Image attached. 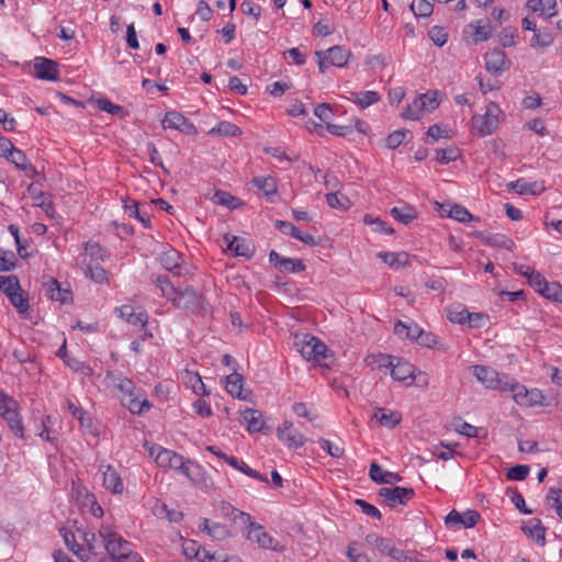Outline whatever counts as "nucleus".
<instances>
[{"label": "nucleus", "instance_id": "obj_24", "mask_svg": "<svg viewBox=\"0 0 562 562\" xmlns=\"http://www.w3.org/2000/svg\"><path fill=\"white\" fill-rule=\"evenodd\" d=\"M369 476L378 484H394L402 480L400 474L382 469L376 462L371 463Z\"/></svg>", "mask_w": 562, "mask_h": 562}, {"label": "nucleus", "instance_id": "obj_52", "mask_svg": "<svg viewBox=\"0 0 562 562\" xmlns=\"http://www.w3.org/2000/svg\"><path fill=\"white\" fill-rule=\"evenodd\" d=\"M213 200L216 204L226 206L231 210L237 209L240 205L237 198L225 191H216Z\"/></svg>", "mask_w": 562, "mask_h": 562}, {"label": "nucleus", "instance_id": "obj_47", "mask_svg": "<svg viewBox=\"0 0 562 562\" xmlns=\"http://www.w3.org/2000/svg\"><path fill=\"white\" fill-rule=\"evenodd\" d=\"M0 290L10 296L18 291H21L19 279L16 276H0Z\"/></svg>", "mask_w": 562, "mask_h": 562}, {"label": "nucleus", "instance_id": "obj_48", "mask_svg": "<svg viewBox=\"0 0 562 562\" xmlns=\"http://www.w3.org/2000/svg\"><path fill=\"white\" fill-rule=\"evenodd\" d=\"M380 99L376 91H364L359 93H352V100L361 108L366 109Z\"/></svg>", "mask_w": 562, "mask_h": 562}, {"label": "nucleus", "instance_id": "obj_25", "mask_svg": "<svg viewBox=\"0 0 562 562\" xmlns=\"http://www.w3.org/2000/svg\"><path fill=\"white\" fill-rule=\"evenodd\" d=\"M181 378L187 387H189L194 394L204 396L209 395L210 391L206 390L202 378L199 373L184 370L181 372Z\"/></svg>", "mask_w": 562, "mask_h": 562}, {"label": "nucleus", "instance_id": "obj_5", "mask_svg": "<svg viewBox=\"0 0 562 562\" xmlns=\"http://www.w3.org/2000/svg\"><path fill=\"white\" fill-rule=\"evenodd\" d=\"M99 537L102 541L104 553H106L109 558V562L111 560L116 561L131 546L130 542L124 540L123 537L110 526H101Z\"/></svg>", "mask_w": 562, "mask_h": 562}, {"label": "nucleus", "instance_id": "obj_23", "mask_svg": "<svg viewBox=\"0 0 562 562\" xmlns=\"http://www.w3.org/2000/svg\"><path fill=\"white\" fill-rule=\"evenodd\" d=\"M117 313L121 318L132 325H139L143 329L147 326L148 314L145 311L135 312L132 305H122L117 308Z\"/></svg>", "mask_w": 562, "mask_h": 562}, {"label": "nucleus", "instance_id": "obj_16", "mask_svg": "<svg viewBox=\"0 0 562 562\" xmlns=\"http://www.w3.org/2000/svg\"><path fill=\"white\" fill-rule=\"evenodd\" d=\"M454 136V131L447 124L430 125L424 135V144L434 145L441 140H449Z\"/></svg>", "mask_w": 562, "mask_h": 562}, {"label": "nucleus", "instance_id": "obj_28", "mask_svg": "<svg viewBox=\"0 0 562 562\" xmlns=\"http://www.w3.org/2000/svg\"><path fill=\"white\" fill-rule=\"evenodd\" d=\"M328 58V63L335 67H344L348 64L351 52L344 46L336 45L326 50H323Z\"/></svg>", "mask_w": 562, "mask_h": 562}, {"label": "nucleus", "instance_id": "obj_21", "mask_svg": "<svg viewBox=\"0 0 562 562\" xmlns=\"http://www.w3.org/2000/svg\"><path fill=\"white\" fill-rule=\"evenodd\" d=\"M247 538L256 542L262 549L276 550L277 541L265 529L262 525L257 524L248 530Z\"/></svg>", "mask_w": 562, "mask_h": 562}, {"label": "nucleus", "instance_id": "obj_44", "mask_svg": "<svg viewBox=\"0 0 562 562\" xmlns=\"http://www.w3.org/2000/svg\"><path fill=\"white\" fill-rule=\"evenodd\" d=\"M207 134L218 136H237L241 134V130L231 122L222 121L215 127L211 128Z\"/></svg>", "mask_w": 562, "mask_h": 562}, {"label": "nucleus", "instance_id": "obj_2", "mask_svg": "<svg viewBox=\"0 0 562 562\" xmlns=\"http://www.w3.org/2000/svg\"><path fill=\"white\" fill-rule=\"evenodd\" d=\"M509 383L508 391L513 393V400L517 405L527 408L550 405V402L539 389H527L514 378Z\"/></svg>", "mask_w": 562, "mask_h": 562}, {"label": "nucleus", "instance_id": "obj_51", "mask_svg": "<svg viewBox=\"0 0 562 562\" xmlns=\"http://www.w3.org/2000/svg\"><path fill=\"white\" fill-rule=\"evenodd\" d=\"M193 559L199 562H228L227 555L211 553L206 548H198L193 554Z\"/></svg>", "mask_w": 562, "mask_h": 562}, {"label": "nucleus", "instance_id": "obj_32", "mask_svg": "<svg viewBox=\"0 0 562 562\" xmlns=\"http://www.w3.org/2000/svg\"><path fill=\"white\" fill-rule=\"evenodd\" d=\"M435 160L440 165H448L461 157V150L456 145L434 149Z\"/></svg>", "mask_w": 562, "mask_h": 562}, {"label": "nucleus", "instance_id": "obj_22", "mask_svg": "<svg viewBox=\"0 0 562 562\" xmlns=\"http://www.w3.org/2000/svg\"><path fill=\"white\" fill-rule=\"evenodd\" d=\"M485 68L488 72L498 75L506 69V54L502 49H493L485 54Z\"/></svg>", "mask_w": 562, "mask_h": 562}, {"label": "nucleus", "instance_id": "obj_11", "mask_svg": "<svg viewBox=\"0 0 562 562\" xmlns=\"http://www.w3.org/2000/svg\"><path fill=\"white\" fill-rule=\"evenodd\" d=\"M202 296L194 291L192 288H186L184 290H177L171 302L179 308L194 312L202 304Z\"/></svg>", "mask_w": 562, "mask_h": 562}, {"label": "nucleus", "instance_id": "obj_3", "mask_svg": "<svg viewBox=\"0 0 562 562\" xmlns=\"http://www.w3.org/2000/svg\"><path fill=\"white\" fill-rule=\"evenodd\" d=\"M477 381L488 390L508 392L513 380L507 374H499L496 370L487 366H472L470 368Z\"/></svg>", "mask_w": 562, "mask_h": 562}, {"label": "nucleus", "instance_id": "obj_38", "mask_svg": "<svg viewBox=\"0 0 562 562\" xmlns=\"http://www.w3.org/2000/svg\"><path fill=\"white\" fill-rule=\"evenodd\" d=\"M2 417L8 423L9 427L11 428L15 436H18L19 438H24V427L20 418L19 412L16 409V406L12 409H5L3 412Z\"/></svg>", "mask_w": 562, "mask_h": 562}, {"label": "nucleus", "instance_id": "obj_31", "mask_svg": "<svg viewBox=\"0 0 562 562\" xmlns=\"http://www.w3.org/2000/svg\"><path fill=\"white\" fill-rule=\"evenodd\" d=\"M200 529L202 531L207 532V535L212 539L217 540V541H222V540L228 538V536H229V531L225 526H223L218 522H213L207 518L203 519V521L200 525Z\"/></svg>", "mask_w": 562, "mask_h": 562}, {"label": "nucleus", "instance_id": "obj_63", "mask_svg": "<svg viewBox=\"0 0 562 562\" xmlns=\"http://www.w3.org/2000/svg\"><path fill=\"white\" fill-rule=\"evenodd\" d=\"M78 532H79L80 539L82 540L81 547H83L86 549V552L93 551L94 543H97L98 539H100L99 533L97 535L94 532L87 531V530H80V529L78 530Z\"/></svg>", "mask_w": 562, "mask_h": 562}, {"label": "nucleus", "instance_id": "obj_7", "mask_svg": "<svg viewBox=\"0 0 562 562\" xmlns=\"http://www.w3.org/2000/svg\"><path fill=\"white\" fill-rule=\"evenodd\" d=\"M149 454L155 458V462L166 469L178 470L183 467V457L172 450L165 449L161 446H153Z\"/></svg>", "mask_w": 562, "mask_h": 562}, {"label": "nucleus", "instance_id": "obj_30", "mask_svg": "<svg viewBox=\"0 0 562 562\" xmlns=\"http://www.w3.org/2000/svg\"><path fill=\"white\" fill-rule=\"evenodd\" d=\"M527 8L531 12H540V15L546 19H550L558 13L555 0H528Z\"/></svg>", "mask_w": 562, "mask_h": 562}, {"label": "nucleus", "instance_id": "obj_41", "mask_svg": "<svg viewBox=\"0 0 562 562\" xmlns=\"http://www.w3.org/2000/svg\"><path fill=\"white\" fill-rule=\"evenodd\" d=\"M251 183L257 187L266 196L274 195L278 191L277 179L268 177H255Z\"/></svg>", "mask_w": 562, "mask_h": 562}, {"label": "nucleus", "instance_id": "obj_56", "mask_svg": "<svg viewBox=\"0 0 562 562\" xmlns=\"http://www.w3.org/2000/svg\"><path fill=\"white\" fill-rule=\"evenodd\" d=\"M16 267V258L13 251L0 248V271H11Z\"/></svg>", "mask_w": 562, "mask_h": 562}, {"label": "nucleus", "instance_id": "obj_58", "mask_svg": "<svg viewBox=\"0 0 562 562\" xmlns=\"http://www.w3.org/2000/svg\"><path fill=\"white\" fill-rule=\"evenodd\" d=\"M442 94L438 90H429L424 93V110L434 111L441 103Z\"/></svg>", "mask_w": 562, "mask_h": 562}, {"label": "nucleus", "instance_id": "obj_12", "mask_svg": "<svg viewBox=\"0 0 562 562\" xmlns=\"http://www.w3.org/2000/svg\"><path fill=\"white\" fill-rule=\"evenodd\" d=\"M35 77L41 80L56 81L59 78L58 64L46 57H35L33 60Z\"/></svg>", "mask_w": 562, "mask_h": 562}, {"label": "nucleus", "instance_id": "obj_53", "mask_svg": "<svg viewBox=\"0 0 562 562\" xmlns=\"http://www.w3.org/2000/svg\"><path fill=\"white\" fill-rule=\"evenodd\" d=\"M536 187H537L536 182L529 183V182H526L524 179H518V180L509 183V188L513 189L518 194H528V193L536 194V193L540 192L541 190H543V188H540V190H537Z\"/></svg>", "mask_w": 562, "mask_h": 562}, {"label": "nucleus", "instance_id": "obj_8", "mask_svg": "<svg viewBox=\"0 0 562 562\" xmlns=\"http://www.w3.org/2000/svg\"><path fill=\"white\" fill-rule=\"evenodd\" d=\"M378 495L384 499L387 506L405 505L414 496V491L406 487H382Z\"/></svg>", "mask_w": 562, "mask_h": 562}, {"label": "nucleus", "instance_id": "obj_46", "mask_svg": "<svg viewBox=\"0 0 562 562\" xmlns=\"http://www.w3.org/2000/svg\"><path fill=\"white\" fill-rule=\"evenodd\" d=\"M543 297L562 303V285L559 282H546L540 293Z\"/></svg>", "mask_w": 562, "mask_h": 562}, {"label": "nucleus", "instance_id": "obj_14", "mask_svg": "<svg viewBox=\"0 0 562 562\" xmlns=\"http://www.w3.org/2000/svg\"><path fill=\"white\" fill-rule=\"evenodd\" d=\"M435 205L437 206V211L441 217L447 216L460 223L480 221L479 217L473 216L464 206L460 204L449 205L435 202Z\"/></svg>", "mask_w": 562, "mask_h": 562}, {"label": "nucleus", "instance_id": "obj_40", "mask_svg": "<svg viewBox=\"0 0 562 562\" xmlns=\"http://www.w3.org/2000/svg\"><path fill=\"white\" fill-rule=\"evenodd\" d=\"M243 416L249 432H258L263 428L262 415L258 409L247 408Z\"/></svg>", "mask_w": 562, "mask_h": 562}, {"label": "nucleus", "instance_id": "obj_55", "mask_svg": "<svg viewBox=\"0 0 562 562\" xmlns=\"http://www.w3.org/2000/svg\"><path fill=\"white\" fill-rule=\"evenodd\" d=\"M154 282L160 289L162 296L169 301L173 299V295L177 293V289H175L166 276H158Z\"/></svg>", "mask_w": 562, "mask_h": 562}, {"label": "nucleus", "instance_id": "obj_62", "mask_svg": "<svg viewBox=\"0 0 562 562\" xmlns=\"http://www.w3.org/2000/svg\"><path fill=\"white\" fill-rule=\"evenodd\" d=\"M65 363L69 368H71L74 371L79 372L85 376H91L93 373V370L89 364H87L82 361H79L76 358L67 359V360H65Z\"/></svg>", "mask_w": 562, "mask_h": 562}, {"label": "nucleus", "instance_id": "obj_17", "mask_svg": "<svg viewBox=\"0 0 562 562\" xmlns=\"http://www.w3.org/2000/svg\"><path fill=\"white\" fill-rule=\"evenodd\" d=\"M100 470L103 475V486L114 494H122L124 491V483L116 469L108 464L101 465Z\"/></svg>", "mask_w": 562, "mask_h": 562}, {"label": "nucleus", "instance_id": "obj_26", "mask_svg": "<svg viewBox=\"0 0 562 562\" xmlns=\"http://www.w3.org/2000/svg\"><path fill=\"white\" fill-rule=\"evenodd\" d=\"M103 260V249L97 243L88 241L85 244V251L77 258L78 265L99 263Z\"/></svg>", "mask_w": 562, "mask_h": 562}, {"label": "nucleus", "instance_id": "obj_15", "mask_svg": "<svg viewBox=\"0 0 562 562\" xmlns=\"http://www.w3.org/2000/svg\"><path fill=\"white\" fill-rule=\"evenodd\" d=\"M269 260L272 262L280 272L296 273L305 270L303 260L295 258H285L279 255L276 250L269 254Z\"/></svg>", "mask_w": 562, "mask_h": 562}, {"label": "nucleus", "instance_id": "obj_34", "mask_svg": "<svg viewBox=\"0 0 562 562\" xmlns=\"http://www.w3.org/2000/svg\"><path fill=\"white\" fill-rule=\"evenodd\" d=\"M224 239L227 241V249L235 256H251L249 244L244 238L225 235Z\"/></svg>", "mask_w": 562, "mask_h": 562}, {"label": "nucleus", "instance_id": "obj_33", "mask_svg": "<svg viewBox=\"0 0 562 562\" xmlns=\"http://www.w3.org/2000/svg\"><path fill=\"white\" fill-rule=\"evenodd\" d=\"M394 333L400 338L417 340L422 336V328L416 323L398 321L394 326Z\"/></svg>", "mask_w": 562, "mask_h": 562}, {"label": "nucleus", "instance_id": "obj_39", "mask_svg": "<svg viewBox=\"0 0 562 562\" xmlns=\"http://www.w3.org/2000/svg\"><path fill=\"white\" fill-rule=\"evenodd\" d=\"M180 260H181V255L177 250H175V249H169V250L162 252L161 256H160V263H161V266L166 270L172 271V272H175L177 274L181 273L179 271V269H180Z\"/></svg>", "mask_w": 562, "mask_h": 562}, {"label": "nucleus", "instance_id": "obj_18", "mask_svg": "<svg viewBox=\"0 0 562 562\" xmlns=\"http://www.w3.org/2000/svg\"><path fill=\"white\" fill-rule=\"evenodd\" d=\"M276 227L283 234L290 235L305 245L316 246L319 244V240H317L313 235L302 233L296 226H294L290 222L278 220L276 221Z\"/></svg>", "mask_w": 562, "mask_h": 562}, {"label": "nucleus", "instance_id": "obj_20", "mask_svg": "<svg viewBox=\"0 0 562 562\" xmlns=\"http://www.w3.org/2000/svg\"><path fill=\"white\" fill-rule=\"evenodd\" d=\"M498 112L499 108L491 102L483 116L480 117L482 124L479 126V134L482 136L492 134L498 125Z\"/></svg>", "mask_w": 562, "mask_h": 562}, {"label": "nucleus", "instance_id": "obj_49", "mask_svg": "<svg viewBox=\"0 0 562 562\" xmlns=\"http://www.w3.org/2000/svg\"><path fill=\"white\" fill-rule=\"evenodd\" d=\"M85 267V273L87 277H89L91 280H93L97 283H103L106 281V271L99 266V263H91L88 265H81Z\"/></svg>", "mask_w": 562, "mask_h": 562}, {"label": "nucleus", "instance_id": "obj_37", "mask_svg": "<svg viewBox=\"0 0 562 562\" xmlns=\"http://www.w3.org/2000/svg\"><path fill=\"white\" fill-rule=\"evenodd\" d=\"M124 210L128 214L130 217H135L145 227L150 226V217H149L148 213L143 211L136 201L125 200L124 201Z\"/></svg>", "mask_w": 562, "mask_h": 562}, {"label": "nucleus", "instance_id": "obj_36", "mask_svg": "<svg viewBox=\"0 0 562 562\" xmlns=\"http://www.w3.org/2000/svg\"><path fill=\"white\" fill-rule=\"evenodd\" d=\"M244 379L240 374L233 372L225 379V389L234 397L246 400L247 396L243 394Z\"/></svg>", "mask_w": 562, "mask_h": 562}, {"label": "nucleus", "instance_id": "obj_60", "mask_svg": "<svg viewBox=\"0 0 562 562\" xmlns=\"http://www.w3.org/2000/svg\"><path fill=\"white\" fill-rule=\"evenodd\" d=\"M548 503L555 509L557 515L562 519V490L551 488L547 496Z\"/></svg>", "mask_w": 562, "mask_h": 562}, {"label": "nucleus", "instance_id": "obj_64", "mask_svg": "<svg viewBox=\"0 0 562 562\" xmlns=\"http://www.w3.org/2000/svg\"><path fill=\"white\" fill-rule=\"evenodd\" d=\"M529 471L528 465L517 464L508 470L507 479L512 481H522L528 476Z\"/></svg>", "mask_w": 562, "mask_h": 562}, {"label": "nucleus", "instance_id": "obj_9", "mask_svg": "<svg viewBox=\"0 0 562 562\" xmlns=\"http://www.w3.org/2000/svg\"><path fill=\"white\" fill-rule=\"evenodd\" d=\"M480 518V513L473 509H468L463 514L452 509L446 516L445 524L448 528L462 527L468 529L473 528L479 522Z\"/></svg>", "mask_w": 562, "mask_h": 562}, {"label": "nucleus", "instance_id": "obj_54", "mask_svg": "<svg viewBox=\"0 0 562 562\" xmlns=\"http://www.w3.org/2000/svg\"><path fill=\"white\" fill-rule=\"evenodd\" d=\"M327 203L333 209L348 210L351 205L350 200L338 192L326 194Z\"/></svg>", "mask_w": 562, "mask_h": 562}, {"label": "nucleus", "instance_id": "obj_50", "mask_svg": "<svg viewBox=\"0 0 562 562\" xmlns=\"http://www.w3.org/2000/svg\"><path fill=\"white\" fill-rule=\"evenodd\" d=\"M470 26L474 30L472 35L475 43L483 42L490 38L491 26L488 21H477L475 24H470Z\"/></svg>", "mask_w": 562, "mask_h": 562}, {"label": "nucleus", "instance_id": "obj_61", "mask_svg": "<svg viewBox=\"0 0 562 562\" xmlns=\"http://www.w3.org/2000/svg\"><path fill=\"white\" fill-rule=\"evenodd\" d=\"M429 38L435 45L441 47L448 41V33L441 26H432L428 32Z\"/></svg>", "mask_w": 562, "mask_h": 562}, {"label": "nucleus", "instance_id": "obj_27", "mask_svg": "<svg viewBox=\"0 0 562 562\" xmlns=\"http://www.w3.org/2000/svg\"><path fill=\"white\" fill-rule=\"evenodd\" d=\"M46 294L52 301H57L60 303L70 302L72 299V293L69 289H63L59 282L55 279H50L46 284Z\"/></svg>", "mask_w": 562, "mask_h": 562}, {"label": "nucleus", "instance_id": "obj_57", "mask_svg": "<svg viewBox=\"0 0 562 562\" xmlns=\"http://www.w3.org/2000/svg\"><path fill=\"white\" fill-rule=\"evenodd\" d=\"M408 134L409 132L405 130L394 131L385 138V146L389 149L397 148L401 144H403L406 140V136Z\"/></svg>", "mask_w": 562, "mask_h": 562}, {"label": "nucleus", "instance_id": "obj_4", "mask_svg": "<svg viewBox=\"0 0 562 562\" xmlns=\"http://www.w3.org/2000/svg\"><path fill=\"white\" fill-rule=\"evenodd\" d=\"M294 345L307 361H314L319 364L326 358L327 347L315 336L310 334L296 335Z\"/></svg>", "mask_w": 562, "mask_h": 562}, {"label": "nucleus", "instance_id": "obj_6", "mask_svg": "<svg viewBox=\"0 0 562 562\" xmlns=\"http://www.w3.org/2000/svg\"><path fill=\"white\" fill-rule=\"evenodd\" d=\"M206 450L210 451L211 453H213L215 457L225 461L227 464H229L232 468L236 469L237 471H239L252 479H256L260 482L268 483V479L265 475H262L259 472H257L256 470L251 469L243 460H239L233 456H228V454L224 453L215 446H207Z\"/></svg>", "mask_w": 562, "mask_h": 562}, {"label": "nucleus", "instance_id": "obj_1", "mask_svg": "<svg viewBox=\"0 0 562 562\" xmlns=\"http://www.w3.org/2000/svg\"><path fill=\"white\" fill-rule=\"evenodd\" d=\"M113 387L120 392L121 402L132 414H143L151 407L148 400H140L132 380L122 375H111Z\"/></svg>", "mask_w": 562, "mask_h": 562}, {"label": "nucleus", "instance_id": "obj_29", "mask_svg": "<svg viewBox=\"0 0 562 562\" xmlns=\"http://www.w3.org/2000/svg\"><path fill=\"white\" fill-rule=\"evenodd\" d=\"M473 235L476 238H480L484 244L492 247L512 250L515 246V243L503 234L485 236L482 232H474Z\"/></svg>", "mask_w": 562, "mask_h": 562}, {"label": "nucleus", "instance_id": "obj_35", "mask_svg": "<svg viewBox=\"0 0 562 562\" xmlns=\"http://www.w3.org/2000/svg\"><path fill=\"white\" fill-rule=\"evenodd\" d=\"M524 531L532 538L537 543L544 546L546 543V528L538 518H532L522 528Z\"/></svg>", "mask_w": 562, "mask_h": 562}, {"label": "nucleus", "instance_id": "obj_13", "mask_svg": "<svg viewBox=\"0 0 562 562\" xmlns=\"http://www.w3.org/2000/svg\"><path fill=\"white\" fill-rule=\"evenodd\" d=\"M278 438L283 441L289 448L297 449L305 442L304 436L294 428L293 423L283 422L277 429Z\"/></svg>", "mask_w": 562, "mask_h": 562}, {"label": "nucleus", "instance_id": "obj_45", "mask_svg": "<svg viewBox=\"0 0 562 562\" xmlns=\"http://www.w3.org/2000/svg\"><path fill=\"white\" fill-rule=\"evenodd\" d=\"M374 417L379 420V423L382 426L390 428L396 426L401 420L400 416L396 413L386 408H376Z\"/></svg>", "mask_w": 562, "mask_h": 562}, {"label": "nucleus", "instance_id": "obj_42", "mask_svg": "<svg viewBox=\"0 0 562 562\" xmlns=\"http://www.w3.org/2000/svg\"><path fill=\"white\" fill-rule=\"evenodd\" d=\"M93 551H81L80 560L82 562H109V558L106 553L103 551V544L101 539H98V542L93 546Z\"/></svg>", "mask_w": 562, "mask_h": 562}, {"label": "nucleus", "instance_id": "obj_10", "mask_svg": "<svg viewBox=\"0 0 562 562\" xmlns=\"http://www.w3.org/2000/svg\"><path fill=\"white\" fill-rule=\"evenodd\" d=\"M162 126L164 128L180 131L187 135L198 134L195 125L190 122L183 114L177 111H169L165 114Z\"/></svg>", "mask_w": 562, "mask_h": 562}, {"label": "nucleus", "instance_id": "obj_43", "mask_svg": "<svg viewBox=\"0 0 562 562\" xmlns=\"http://www.w3.org/2000/svg\"><path fill=\"white\" fill-rule=\"evenodd\" d=\"M391 214L403 224H408L418 217V211L409 205L395 206L391 210Z\"/></svg>", "mask_w": 562, "mask_h": 562}, {"label": "nucleus", "instance_id": "obj_19", "mask_svg": "<svg viewBox=\"0 0 562 562\" xmlns=\"http://www.w3.org/2000/svg\"><path fill=\"white\" fill-rule=\"evenodd\" d=\"M391 375L394 380L409 385L415 380V368L408 361L397 358L392 367Z\"/></svg>", "mask_w": 562, "mask_h": 562}, {"label": "nucleus", "instance_id": "obj_59", "mask_svg": "<svg viewBox=\"0 0 562 562\" xmlns=\"http://www.w3.org/2000/svg\"><path fill=\"white\" fill-rule=\"evenodd\" d=\"M60 532L68 549L80 558V553L81 551H85V548L77 542L75 533L65 529H61Z\"/></svg>", "mask_w": 562, "mask_h": 562}]
</instances>
